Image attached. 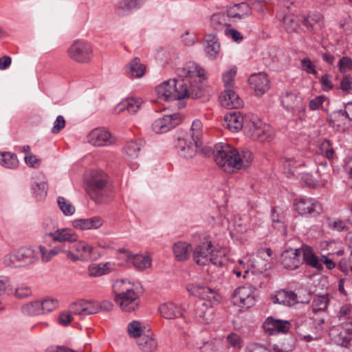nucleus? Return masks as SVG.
Returning <instances> with one entry per match:
<instances>
[{"instance_id":"1","label":"nucleus","mask_w":352,"mask_h":352,"mask_svg":"<svg viewBox=\"0 0 352 352\" xmlns=\"http://www.w3.org/2000/svg\"><path fill=\"white\" fill-rule=\"evenodd\" d=\"M213 152L217 164L228 173L247 168L253 160L252 153L250 150L238 149L226 142L215 144Z\"/></svg>"},{"instance_id":"2","label":"nucleus","mask_w":352,"mask_h":352,"mask_svg":"<svg viewBox=\"0 0 352 352\" xmlns=\"http://www.w3.org/2000/svg\"><path fill=\"white\" fill-rule=\"evenodd\" d=\"M204 78H197L190 81L188 88L187 82L184 80H168L159 85L156 89V93L159 98L166 101L181 100L191 96L193 98H199L204 95L205 89L202 80Z\"/></svg>"},{"instance_id":"3","label":"nucleus","mask_w":352,"mask_h":352,"mask_svg":"<svg viewBox=\"0 0 352 352\" xmlns=\"http://www.w3.org/2000/svg\"><path fill=\"white\" fill-rule=\"evenodd\" d=\"M191 290L193 295L199 297L195 303V317L201 322L210 323L213 320V306L219 302L216 292L201 285L193 286Z\"/></svg>"},{"instance_id":"4","label":"nucleus","mask_w":352,"mask_h":352,"mask_svg":"<svg viewBox=\"0 0 352 352\" xmlns=\"http://www.w3.org/2000/svg\"><path fill=\"white\" fill-rule=\"evenodd\" d=\"M87 192L96 203L109 201L113 192L108 182V176L102 170H93L87 180Z\"/></svg>"},{"instance_id":"5","label":"nucleus","mask_w":352,"mask_h":352,"mask_svg":"<svg viewBox=\"0 0 352 352\" xmlns=\"http://www.w3.org/2000/svg\"><path fill=\"white\" fill-rule=\"evenodd\" d=\"M258 285H250L249 286L236 288L232 294L233 303L242 308H250L255 305L256 301V292Z\"/></svg>"},{"instance_id":"6","label":"nucleus","mask_w":352,"mask_h":352,"mask_svg":"<svg viewBox=\"0 0 352 352\" xmlns=\"http://www.w3.org/2000/svg\"><path fill=\"white\" fill-rule=\"evenodd\" d=\"M67 53L68 56L74 61L87 63L92 59L93 48L89 43L82 40H77L69 47Z\"/></svg>"},{"instance_id":"7","label":"nucleus","mask_w":352,"mask_h":352,"mask_svg":"<svg viewBox=\"0 0 352 352\" xmlns=\"http://www.w3.org/2000/svg\"><path fill=\"white\" fill-rule=\"evenodd\" d=\"M94 248L83 241H73L69 250H63L67 258L72 261H89L94 259L92 255Z\"/></svg>"},{"instance_id":"8","label":"nucleus","mask_w":352,"mask_h":352,"mask_svg":"<svg viewBox=\"0 0 352 352\" xmlns=\"http://www.w3.org/2000/svg\"><path fill=\"white\" fill-rule=\"evenodd\" d=\"M45 236L49 237L55 242L65 243L77 240L76 234L68 228H56L51 220H46L43 223Z\"/></svg>"},{"instance_id":"9","label":"nucleus","mask_w":352,"mask_h":352,"mask_svg":"<svg viewBox=\"0 0 352 352\" xmlns=\"http://www.w3.org/2000/svg\"><path fill=\"white\" fill-rule=\"evenodd\" d=\"M201 146V141L191 139V136L186 133L179 134L175 144L179 155L186 159L193 157L197 153V148Z\"/></svg>"},{"instance_id":"10","label":"nucleus","mask_w":352,"mask_h":352,"mask_svg":"<svg viewBox=\"0 0 352 352\" xmlns=\"http://www.w3.org/2000/svg\"><path fill=\"white\" fill-rule=\"evenodd\" d=\"M293 205L294 210L302 216L310 214L316 217L322 212L321 204L311 197L296 198L294 199Z\"/></svg>"},{"instance_id":"11","label":"nucleus","mask_w":352,"mask_h":352,"mask_svg":"<svg viewBox=\"0 0 352 352\" xmlns=\"http://www.w3.org/2000/svg\"><path fill=\"white\" fill-rule=\"evenodd\" d=\"M300 291L295 293L292 291H287L285 289H280L277 291L272 296L274 303H278L286 306H293L297 303H307L310 300V294H307L301 297Z\"/></svg>"},{"instance_id":"12","label":"nucleus","mask_w":352,"mask_h":352,"mask_svg":"<svg viewBox=\"0 0 352 352\" xmlns=\"http://www.w3.org/2000/svg\"><path fill=\"white\" fill-rule=\"evenodd\" d=\"M280 102L284 109L289 112L300 113L305 111L302 98L296 90L285 91L280 96Z\"/></svg>"},{"instance_id":"13","label":"nucleus","mask_w":352,"mask_h":352,"mask_svg":"<svg viewBox=\"0 0 352 352\" xmlns=\"http://www.w3.org/2000/svg\"><path fill=\"white\" fill-rule=\"evenodd\" d=\"M115 301L125 311H134L139 305V296L133 289H126L125 292L116 293Z\"/></svg>"},{"instance_id":"14","label":"nucleus","mask_w":352,"mask_h":352,"mask_svg":"<svg viewBox=\"0 0 352 352\" xmlns=\"http://www.w3.org/2000/svg\"><path fill=\"white\" fill-rule=\"evenodd\" d=\"M182 117L179 113L165 115L154 121L152 129L156 133H164L169 131L181 123Z\"/></svg>"},{"instance_id":"15","label":"nucleus","mask_w":352,"mask_h":352,"mask_svg":"<svg viewBox=\"0 0 352 352\" xmlns=\"http://www.w3.org/2000/svg\"><path fill=\"white\" fill-rule=\"evenodd\" d=\"M177 74L181 79L174 78L173 80L188 81H193L197 78H204L205 72L203 69L200 68L199 65L194 63H188L184 67L177 69Z\"/></svg>"},{"instance_id":"16","label":"nucleus","mask_w":352,"mask_h":352,"mask_svg":"<svg viewBox=\"0 0 352 352\" xmlns=\"http://www.w3.org/2000/svg\"><path fill=\"white\" fill-rule=\"evenodd\" d=\"M230 18L228 12H215L210 16L209 27L215 33L225 32L226 28L231 27Z\"/></svg>"},{"instance_id":"17","label":"nucleus","mask_w":352,"mask_h":352,"mask_svg":"<svg viewBox=\"0 0 352 352\" xmlns=\"http://www.w3.org/2000/svg\"><path fill=\"white\" fill-rule=\"evenodd\" d=\"M88 141L96 146H109L113 143L111 133L103 128H97L92 130L88 135Z\"/></svg>"},{"instance_id":"18","label":"nucleus","mask_w":352,"mask_h":352,"mask_svg":"<svg viewBox=\"0 0 352 352\" xmlns=\"http://www.w3.org/2000/svg\"><path fill=\"white\" fill-rule=\"evenodd\" d=\"M272 250L270 248L260 250L256 256H253L250 260L252 268L258 273L262 274L267 269V262L272 256Z\"/></svg>"},{"instance_id":"19","label":"nucleus","mask_w":352,"mask_h":352,"mask_svg":"<svg viewBox=\"0 0 352 352\" xmlns=\"http://www.w3.org/2000/svg\"><path fill=\"white\" fill-rule=\"evenodd\" d=\"M302 263L300 249H289L281 254V265L287 270H296Z\"/></svg>"},{"instance_id":"20","label":"nucleus","mask_w":352,"mask_h":352,"mask_svg":"<svg viewBox=\"0 0 352 352\" xmlns=\"http://www.w3.org/2000/svg\"><path fill=\"white\" fill-rule=\"evenodd\" d=\"M245 118L239 111H232L224 116L223 125L232 132H238L245 126Z\"/></svg>"},{"instance_id":"21","label":"nucleus","mask_w":352,"mask_h":352,"mask_svg":"<svg viewBox=\"0 0 352 352\" xmlns=\"http://www.w3.org/2000/svg\"><path fill=\"white\" fill-rule=\"evenodd\" d=\"M249 83L256 95H263L270 89V81L265 73L254 74L250 76Z\"/></svg>"},{"instance_id":"22","label":"nucleus","mask_w":352,"mask_h":352,"mask_svg":"<svg viewBox=\"0 0 352 352\" xmlns=\"http://www.w3.org/2000/svg\"><path fill=\"white\" fill-rule=\"evenodd\" d=\"M213 249L211 241L203 242L195 247L193 250V258L198 265H206L208 257Z\"/></svg>"},{"instance_id":"23","label":"nucleus","mask_w":352,"mask_h":352,"mask_svg":"<svg viewBox=\"0 0 352 352\" xmlns=\"http://www.w3.org/2000/svg\"><path fill=\"white\" fill-rule=\"evenodd\" d=\"M219 100L221 105L227 109H238L243 106V100L232 89H225Z\"/></svg>"},{"instance_id":"24","label":"nucleus","mask_w":352,"mask_h":352,"mask_svg":"<svg viewBox=\"0 0 352 352\" xmlns=\"http://www.w3.org/2000/svg\"><path fill=\"white\" fill-rule=\"evenodd\" d=\"M263 327L270 334H274L276 332L287 333L290 328V324L287 320H275L269 317L264 322Z\"/></svg>"},{"instance_id":"25","label":"nucleus","mask_w":352,"mask_h":352,"mask_svg":"<svg viewBox=\"0 0 352 352\" xmlns=\"http://www.w3.org/2000/svg\"><path fill=\"white\" fill-rule=\"evenodd\" d=\"M145 0H120L116 7V12L118 16H124L132 11L141 8Z\"/></svg>"},{"instance_id":"26","label":"nucleus","mask_w":352,"mask_h":352,"mask_svg":"<svg viewBox=\"0 0 352 352\" xmlns=\"http://www.w3.org/2000/svg\"><path fill=\"white\" fill-rule=\"evenodd\" d=\"M205 52L210 58H215L220 51L219 38L214 33L207 34L205 36Z\"/></svg>"},{"instance_id":"27","label":"nucleus","mask_w":352,"mask_h":352,"mask_svg":"<svg viewBox=\"0 0 352 352\" xmlns=\"http://www.w3.org/2000/svg\"><path fill=\"white\" fill-rule=\"evenodd\" d=\"M103 224L101 217L95 216L88 219H78L72 221V226L79 230L98 229Z\"/></svg>"},{"instance_id":"28","label":"nucleus","mask_w":352,"mask_h":352,"mask_svg":"<svg viewBox=\"0 0 352 352\" xmlns=\"http://www.w3.org/2000/svg\"><path fill=\"white\" fill-rule=\"evenodd\" d=\"M300 249V259L308 265L316 268V270H322V263L318 260V257L315 255L313 249L311 247L306 246Z\"/></svg>"},{"instance_id":"29","label":"nucleus","mask_w":352,"mask_h":352,"mask_svg":"<svg viewBox=\"0 0 352 352\" xmlns=\"http://www.w3.org/2000/svg\"><path fill=\"white\" fill-rule=\"evenodd\" d=\"M121 253H124L128 260H131L133 266L140 270L148 268L151 265V261L149 257L143 255H133L125 249H120L118 250Z\"/></svg>"},{"instance_id":"30","label":"nucleus","mask_w":352,"mask_h":352,"mask_svg":"<svg viewBox=\"0 0 352 352\" xmlns=\"http://www.w3.org/2000/svg\"><path fill=\"white\" fill-rule=\"evenodd\" d=\"M161 315L166 319H174L183 316V309L173 302H166L159 308Z\"/></svg>"},{"instance_id":"31","label":"nucleus","mask_w":352,"mask_h":352,"mask_svg":"<svg viewBox=\"0 0 352 352\" xmlns=\"http://www.w3.org/2000/svg\"><path fill=\"white\" fill-rule=\"evenodd\" d=\"M227 12L230 18H238L241 19L245 16L250 15L252 13V9L248 3L241 2L230 6L228 8Z\"/></svg>"},{"instance_id":"32","label":"nucleus","mask_w":352,"mask_h":352,"mask_svg":"<svg viewBox=\"0 0 352 352\" xmlns=\"http://www.w3.org/2000/svg\"><path fill=\"white\" fill-rule=\"evenodd\" d=\"M250 137L260 142L270 141L274 138V131L271 127L263 123L256 131H253Z\"/></svg>"},{"instance_id":"33","label":"nucleus","mask_w":352,"mask_h":352,"mask_svg":"<svg viewBox=\"0 0 352 352\" xmlns=\"http://www.w3.org/2000/svg\"><path fill=\"white\" fill-rule=\"evenodd\" d=\"M146 72V66L141 63L140 59L138 57L134 58L129 64L127 75L130 78H141Z\"/></svg>"},{"instance_id":"34","label":"nucleus","mask_w":352,"mask_h":352,"mask_svg":"<svg viewBox=\"0 0 352 352\" xmlns=\"http://www.w3.org/2000/svg\"><path fill=\"white\" fill-rule=\"evenodd\" d=\"M340 329V330L336 327L331 329L329 335L338 345L349 347L351 341V337L348 336L347 332L344 331L341 327Z\"/></svg>"},{"instance_id":"35","label":"nucleus","mask_w":352,"mask_h":352,"mask_svg":"<svg viewBox=\"0 0 352 352\" xmlns=\"http://www.w3.org/2000/svg\"><path fill=\"white\" fill-rule=\"evenodd\" d=\"M144 146V142L141 139L131 140L126 144L124 151L129 158L136 159Z\"/></svg>"},{"instance_id":"36","label":"nucleus","mask_w":352,"mask_h":352,"mask_svg":"<svg viewBox=\"0 0 352 352\" xmlns=\"http://www.w3.org/2000/svg\"><path fill=\"white\" fill-rule=\"evenodd\" d=\"M16 254L21 267H25L35 262L34 251L31 248H21L16 252Z\"/></svg>"},{"instance_id":"37","label":"nucleus","mask_w":352,"mask_h":352,"mask_svg":"<svg viewBox=\"0 0 352 352\" xmlns=\"http://www.w3.org/2000/svg\"><path fill=\"white\" fill-rule=\"evenodd\" d=\"M142 102L139 99L135 98H127L118 104V111L122 112L125 110L131 113H136L140 108Z\"/></svg>"},{"instance_id":"38","label":"nucleus","mask_w":352,"mask_h":352,"mask_svg":"<svg viewBox=\"0 0 352 352\" xmlns=\"http://www.w3.org/2000/svg\"><path fill=\"white\" fill-rule=\"evenodd\" d=\"M111 265L109 262L93 264L88 268L89 274L90 276L94 277L105 275L111 271Z\"/></svg>"},{"instance_id":"39","label":"nucleus","mask_w":352,"mask_h":352,"mask_svg":"<svg viewBox=\"0 0 352 352\" xmlns=\"http://www.w3.org/2000/svg\"><path fill=\"white\" fill-rule=\"evenodd\" d=\"M190 245L185 242H177L173 245V250L177 261H182L188 258L189 256Z\"/></svg>"},{"instance_id":"40","label":"nucleus","mask_w":352,"mask_h":352,"mask_svg":"<svg viewBox=\"0 0 352 352\" xmlns=\"http://www.w3.org/2000/svg\"><path fill=\"white\" fill-rule=\"evenodd\" d=\"M0 164L8 168H16L19 166L17 156L10 152H0Z\"/></svg>"},{"instance_id":"41","label":"nucleus","mask_w":352,"mask_h":352,"mask_svg":"<svg viewBox=\"0 0 352 352\" xmlns=\"http://www.w3.org/2000/svg\"><path fill=\"white\" fill-rule=\"evenodd\" d=\"M140 349L145 352H151L157 347L156 340L149 335H143L138 340Z\"/></svg>"},{"instance_id":"42","label":"nucleus","mask_w":352,"mask_h":352,"mask_svg":"<svg viewBox=\"0 0 352 352\" xmlns=\"http://www.w3.org/2000/svg\"><path fill=\"white\" fill-rule=\"evenodd\" d=\"M329 298L327 295L320 296L314 298L311 304V310L314 314L324 311L327 309Z\"/></svg>"},{"instance_id":"43","label":"nucleus","mask_w":352,"mask_h":352,"mask_svg":"<svg viewBox=\"0 0 352 352\" xmlns=\"http://www.w3.org/2000/svg\"><path fill=\"white\" fill-rule=\"evenodd\" d=\"M201 350V352H223V343L221 340L214 339L206 342Z\"/></svg>"},{"instance_id":"44","label":"nucleus","mask_w":352,"mask_h":352,"mask_svg":"<svg viewBox=\"0 0 352 352\" xmlns=\"http://www.w3.org/2000/svg\"><path fill=\"white\" fill-rule=\"evenodd\" d=\"M21 310L24 314L29 316H36L43 314L40 300H35L25 304L22 307Z\"/></svg>"},{"instance_id":"45","label":"nucleus","mask_w":352,"mask_h":352,"mask_svg":"<svg viewBox=\"0 0 352 352\" xmlns=\"http://www.w3.org/2000/svg\"><path fill=\"white\" fill-rule=\"evenodd\" d=\"M237 67L234 65L230 66L229 69L223 74V81L226 89H232L234 85V78L236 75Z\"/></svg>"},{"instance_id":"46","label":"nucleus","mask_w":352,"mask_h":352,"mask_svg":"<svg viewBox=\"0 0 352 352\" xmlns=\"http://www.w3.org/2000/svg\"><path fill=\"white\" fill-rule=\"evenodd\" d=\"M32 188L34 190V195L37 199L42 200L46 197L48 188L46 182L43 181L39 182H35L32 184Z\"/></svg>"},{"instance_id":"47","label":"nucleus","mask_w":352,"mask_h":352,"mask_svg":"<svg viewBox=\"0 0 352 352\" xmlns=\"http://www.w3.org/2000/svg\"><path fill=\"white\" fill-rule=\"evenodd\" d=\"M58 206L63 213L66 216H71L75 212V208L70 201L63 197H58L57 199Z\"/></svg>"},{"instance_id":"48","label":"nucleus","mask_w":352,"mask_h":352,"mask_svg":"<svg viewBox=\"0 0 352 352\" xmlns=\"http://www.w3.org/2000/svg\"><path fill=\"white\" fill-rule=\"evenodd\" d=\"M263 122L260 118L252 115L250 118H245L244 129H248V133L251 135L252 132L256 131L260 126H263Z\"/></svg>"},{"instance_id":"49","label":"nucleus","mask_w":352,"mask_h":352,"mask_svg":"<svg viewBox=\"0 0 352 352\" xmlns=\"http://www.w3.org/2000/svg\"><path fill=\"white\" fill-rule=\"evenodd\" d=\"M41 307L43 314L51 312L58 306V301L56 298H47L43 300H40Z\"/></svg>"},{"instance_id":"50","label":"nucleus","mask_w":352,"mask_h":352,"mask_svg":"<svg viewBox=\"0 0 352 352\" xmlns=\"http://www.w3.org/2000/svg\"><path fill=\"white\" fill-rule=\"evenodd\" d=\"M202 127L203 124L201 120H195L192 122L190 128L191 139H197V140L201 141L202 138Z\"/></svg>"},{"instance_id":"51","label":"nucleus","mask_w":352,"mask_h":352,"mask_svg":"<svg viewBox=\"0 0 352 352\" xmlns=\"http://www.w3.org/2000/svg\"><path fill=\"white\" fill-rule=\"evenodd\" d=\"M320 19L321 15L319 13L311 14L307 16H303L302 23L309 30H312Z\"/></svg>"},{"instance_id":"52","label":"nucleus","mask_w":352,"mask_h":352,"mask_svg":"<svg viewBox=\"0 0 352 352\" xmlns=\"http://www.w3.org/2000/svg\"><path fill=\"white\" fill-rule=\"evenodd\" d=\"M320 150L322 154L328 160H332L334 157L335 151L332 144L329 140L324 139L320 144Z\"/></svg>"},{"instance_id":"53","label":"nucleus","mask_w":352,"mask_h":352,"mask_svg":"<svg viewBox=\"0 0 352 352\" xmlns=\"http://www.w3.org/2000/svg\"><path fill=\"white\" fill-rule=\"evenodd\" d=\"M127 331L132 338H138L142 336V329L140 322L133 320L128 324Z\"/></svg>"},{"instance_id":"54","label":"nucleus","mask_w":352,"mask_h":352,"mask_svg":"<svg viewBox=\"0 0 352 352\" xmlns=\"http://www.w3.org/2000/svg\"><path fill=\"white\" fill-rule=\"evenodd\" d=\"M224 260L225 257L223 256L218 251H214L213 248L208 257V263H211L215 266L221 267L223 264Z\"/></svg>"},{"instance_id":"55","label":"nucleus","mask_w":352,"mask_h":352,"mask_svg":"<svg viewBox=\"0 0 352 352\" xmlns=\"http://www.w3.org/2000/svg\"><path fill=\"white\" fill-rule=\"evenodd\" d=\"M227 342L233 348L240 349L241 347L242 339L241 336L235 333H231L226 337Z\"/></svg>"},{"instance_id":"56","label":"nucleus","mask_w":352,"mask_h":352,"mask_svg":"<svg viewBox=\"0 0 352 352\" xmlns=\"http://www.w3.org/2000/svg\"><path fill=\"white\" fill-rule=\"evenodd\" d=\"M4 293H12V287L8 277L0 276V296Z\"/></svg>"},{"instance_id":"57","label":"nucleus","mask_w":352,"mask_h":352,"mask_svg":"<svg viewBox=\"0 0 352 352\" xmlns=\"http://www.w3.org/2000/svg\"><path fill=\"white\" fill-rule=\"evenodd\" d=\"M14 294L17 298H27L32 295V289L30 287L22 284L16 288Z\"/></svg>"},{"instance_id":"58","label":"nucleus","mask_w":352,"mask_h":352,"mask_svg":"<svg viewBox=\"0 0 352 352\" xmlns=\"http://www.w3.org/2000/svg\"><path fill=\"white\" fill-rule=\"evenodd\" d=\"M84 300L73 302L69 307V312L72 314L85 316Z\"/></svg>"},{"instance_id":"59","label":"nucleus","mask_w":352,"mask_h":352,"mask_svg":"<svg viewBox=\"0 0 352 352\" xmlns=\"http://www.w3.org/2000/svg\"><path fill=\"white\" fill-rule=\"evenodd\" d=\"M85 316L97 314L100 311L99 305L97 302L84 300Z\"/></svg>"},{"instance_id":"60","label":"nucleus","mask_w":352,"mask_h":352,"mask_svg":"<svg viewBox=\"0 0 352 352\" xmlns=\"http://www.w3.org/2000/svg\"><path fill=\"white\" fill-rule=\"evenodd\" d=\"M302 69L308 74L316 75L318 74L315 69L314 65L312 63L309 58L307 57L301 60Z\"/></svg>"},{"instance_id":"61","label":"nucleus","mask_w":352,"mask_h":352,"mask_svg":"<svg viewBox=\"0 0 352 352\" xmlns=\"http://www.w3.org/2000/svg\"><path fill=\"white\" fill-rule=\"evenodd\" d=\"M224 34L226 36L232 38L236 43H240L243 39V36L240 32L230 27L226 29Z\"/></svg>"},{"instance_id":"62","label":"nucleus","mask_w":352,"mask_h":352,"mask_svg":"<svg viewBox=\"0 0 352 352\" xmlns=\"http://www.w3.org/2000/svg\"><path fill=\"white\" fill-rule=\"evenodd\" d=\"M338 67L340 72L344 73L352 69V60L350 58L344 56L340 59Z\"/></svg>"},{"instance_id":"63","label":"nucleus","mask_w":352,"mask_h":352,"mask_svg":"<svg viewBox=\"0 0 352 352\" xmlns=\"http://www.w3.org/2000/svg\"><path fill=\"white\" fill-rule=\"evenodd\" d=\"M338 268L346 275H352V265L349 261L345 258L340 260L338 263Z\"/></svg>"},{"instance_id":"64","label":"nucleus","mask_w":352,"mask_h":352,"mask_svg":"<svg viewBox=\"0 0 352 352\" xmlns=\"http://www.w3.org/2000/svg\"><path fill=\"white\" fill-rule=\"evenodd\" d=\"M245 352H270V351L264 345L253 343L246 347Z\"/></svg>"}]
</instances>
